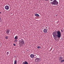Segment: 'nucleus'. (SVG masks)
<instances>
[{"mask_svg":"<svg viewBox=\"0 0 64 64\" xmlns=\"http://www.w3.org/2000/svg\"><path fill=\"white\" fill-rule=\"evenodd\" d=\"M54 37L60 38L61 37V32L59 31H55L52 33Z\"/></svg>","mask_w":64,"mask_h":64,"instance_id":"nucleus-1","label":"nucleus"},{"mask_svg":"<svg viewBox=\"0 0 64 64\" xmlns=\"http://www.w3.org/2000/svg\"><path fill=\"white\" fill-rule=\"evenodd\" d=\"M19 43H18V44L20 46H22V45H24L25 43L24 40H23L22 39L20 40L19 41Z\"/></svg>","mask_w":64,"mask_h":64,"instance_id":"nucleus-2","label":"nucleus"},{"mask_svg":"<svg viewBox=\"0 0 64 64\" xmlns=\"http://www.w3.org/2000/svg\"><path fill=\"white\" fill-rule=\"evenodd\" d=\"M52 5H58V2L56 0H54L53 2H50Z\"/></svg>","mask_w":64,"mask_h":64,"instance_id":"nucleus-3","label":"nucleus"},{"mask_svg":"<svg viewBox=\"0 0 64 64\" xmlns=\"http://www.w3.org/2000/svg\"><path fill=\"white\" fill-rule=\"evenodd\" d=\"M5 8L6 10H8L9 9V7L8 6H6L5 7Z\"/></svg>","mask_w":64,"mask_h":64,"instance_id":"nucleus-4","label":"nucleus"},{"mask_svg":"<svg viewBox=\"0 0 64 64\" xmlns=\"http://www.w3.org/2000/svg\"><path fill=\"white\" fill-rule=\"evenodd\" d=\"M10 32V30L9 29H8L6 32V33L7 34H9Z\"/></svg>","mask_w":64,"mask_h":64,"instance_id":"nucleus-5","label":"nucleus"},{"mask_svg":"<svg viewBox=\"0 0 64 64\" xmlns=\"http://www.w3.org/2000/svg\"><path fill=\"white\" fill-rule=\"evenodd\" d=\"M44 33H47V30L46 29H44Z\"/></svg>","mask_w":64,"mask_h":64,"instance_id":"nucleus-6","label":"nucleus"},{"mask_svg":"<svg viewBox=\"0 0 64 64\" xmlns=\"http://www.w3.org/2000/svg\"><path fill=\"white\" fill-rule=\"evenodd\" d=\"M30 57H31V58H34V55L32 54H30Z\"/></svg>","mask_w":64,"mask_h":64,"instance_id":"nucleus-7","label":"nucleus"},{"mask_svg":"<svg viewBox=\"0 0 64 64\" xmlns=\"http://www.w3.org/2000/svg\"><path fill=\"white\" fill-rule=\"evenodd\" d=\"M34 15L36 17H39V14H34Z\"/></svg>","mask_w":64,"mask_h":64,"instance_id":"nucleus-8","label":"nucleus"},{"mask_svg":"<svg viewBox=\"0 0 64 64\" xmlns=\"http://www.w3.org/2000/svg\"><path fill=\"white\" fill-rule=\"evenodd\" d=\"M22 64H28V62H27L26 61L24 62H23Z\"/></svg>","mask_w":64,"mask_h":64,"instance_id":"nucleus-9","label":"nucleus"},{"mask_svg":"<svg viewBox=\"0 0 64 64\" xmlns=\"http://www.w3.org/2000/svg\"><path fill=\"white\" fill-rule=\"evenodd\" d=\"M59 60H62V59H63V58H62L61 57H60L59 58Z\"/></svg>","mask_w":64,"mask_h":64,"instance_id":"nucleus-10","label":"nucleus"},{"mask_svg":"<svg viewBox=\"0 0 64 64\" xmlns=\"http://www.w3.org/2000/svg\"><path fill=\"white\" fill-rule=\"evenodd\" d=\"M35 60H37V61H38L39 60V58H36V59H35Z\"/></svg>","mask_w":64,"mask_h":64,"instance_id":"nucleus-11","label":"nucleus"},{"mask_svg":"<svg viewBox=\"0 0 64 64\" xmlns=\"http://www.w3.org/2000/svg\"><path fill=\"white\" fill-rule=\"evenodd\" d=\"M18 39V37L16 36L14 38L15 40H16V39Z\"/></svg>","mask_w":64,"mask_h":64,"instance_id":"nucleus-12","label":"nucleus"},{"mask_svg":"<svg viewBox=\"0 0 64 64\" xmlns=\"http://www.w3.org/2000/svg\"><path fill=\"white\" fill-rule=\"evenodd\" d=\"M17 64V61L16 60H15L14 62V64Z\"/></svg>","mask_w":64,"mask_h":64,"instance_id":"nucleus-13","label":"nucleus"},{"mask_svg":"<svg viewBox=\"0 0 64 64\" xmlns=\"http://www.w3.org/2000/svg\"><path fill=\"white\" fill-rule=\"evenodd\" d=\"M61 63H62V62H64V60H61L60 61Z\"/></svg>","mask_w":64,"mask_h":64,"instance_id":"nucleus-14","label":"nucleus"},{"mask_svg":"<svg viewBox=\"0 0 64 64\" xmlns=\"http://www.w3.org/2000/svg\"><path fill=\"white\" fill-rule=\"evenodd\" d=\"M15 43H16L17 42V40H16L14 41Z\"/></svg>","mask_w":64,"mask_h":64,"instance_id":"nucleus-15","label":"nucleus"},{"mask_svg":"<svg viewBox=\"0 0 64 64\" xmlns=\"http://www.w3.org/2000/svg\"><path fill=\"white\" fill-rule=\"evenodd\" d=\"M5 38L6 39H8V37L7 36H6Z\"/></svg>","mask_w":64,"mask_h":64,"instance_id":"nucleus-16","label":"nucleus"},{"mask_svg":"<svg viewBox=\"0 0 64 64\" xmlns=\"http://www.w3.org/2000/svg\"><path fill=\"white\" fill-rule=\"evenodd\" d=\"M40 46H38V47H37V48H38V49H39V48H40Z\"/></svg>","mask_w":64,"mask_h":64,"instance_id":"nucleus-17","label":"nucleus"},{"mask_svg":"<svg viewBox=\"0 0 64 64\" xmlns=\"http://www.w3.org/2000/svg\"><path fill=\"white\" fill-rule=\"evenodd\" d=\"M7 55H8V54H9V52H7L6 53Z\"/></svg>","mask_w":64,"mask_h":64,"instance_id":"nucleus-18","label":"nucleus"},{"mask_svg":"<svg viewBox=\"0 0 64 64\" xmlns=\"http://www.w3.org/2000/svg\"><path fill=\"white\" fill-rule=\"evenodd\" d=\"M13 45L14 46H16V44H13Z\"/></svg>","mask_w":64,"mask_h":64,"instance_id":"nucleus-19","label":"nucleus"},{"mask_svg":"<svg viewBox=\"0 0 64 64\" xmlns=\"http://www.w3.org/2000/svg\"><path fill=\"white\" fill-rule=\"evenodd\" d=\"M54 40H56V38L55 37H54Z\"/></svg>","mask_w":64,"mask_h":64,"instance_id":"nucleus-20","label":"nucleus"},{"mask_svg":"<svg viewBox=\"0 0 64 64\" xmlns=\"http://www.w3.org/2000/svg\"><path fill=\"white\" fill-rule=\"evenodd\" d=\"M53 0H50V1H53Z\"/></svg>","mask_w":64,"mask_h":64,"instance_id":"nucleus-21","label":"nucleus"},{"mask_svg":"<svg viewBox=\"0 0 64 64\" xmlns=\"http://www.w3.org/2000/svg\"><path fill=\"white\" fill-rule=\"evenodd\" d=\"M49 0H45V1H48Z\"/></svg>","mask_w":64,"mask_h":64,"instance_id":"nucleus-22","label":"nucleus"},{"mask_svg":"<svg viewBox=\"0 0 64 64\" xmlns=\"http://www.w3.org/2000/svg\"><path fill=\"white\" fill-rule=\"evenodd\" d=\"M1 46V43L0 42V46Z\"/></svg>","mask_w":64,"mask_h":64,"instance_id":"nucleus-23","label":"nucleus"},{"mask_svg":"<svg viewBox=\"0 0 64 64\" xmlns=\"http://www.w3.org/2000/svg\"><path fill=\"white\" fill-rule=\"evenodd\" d=\"M1 20V18H0V20Z\"/></svg>","mask_w":64,"mask_h":64,"instance_id":"nucleus-24","label":"nucleus"},{"mask_svg":"<svg viewBox=\"0 0 64 64\" xmlns=\"http://www.w3.org/2000/svg\"><path fill=\"white\" fill-rule=\"evenodd\" d=\"M1 12H0V13H1Z\"/></svg>","mask_w":64,"mask_h":64,"instance_id":"nucleus-25","label":"nucleus"}]
</instances>
